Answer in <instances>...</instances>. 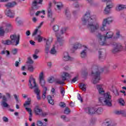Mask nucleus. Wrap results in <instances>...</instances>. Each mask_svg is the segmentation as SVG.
I'll return each instance as SVG.
<instances>
[{
    "instance_id": "obj_1",
    "label": "nucleus",
    "mask_w": 126,
    "mask_h": 126,
    "mask_svg": "<svg viewBox=\"0 0 126 126\" xmlns=\"http://www.w3.org/2000/svg\"><path fill=\"white\" fill-rule=\"evenodd\" d=\"M82 24L83 25H87V28L90 31V33H95L99 30L104 32L106 30L105 27H107V22L106 20H103L102 26H100V24L98 22L94 23L96 21V16L92 15L90 11H87L85 15L82 18Z\"/></svg>"
},
{
    "instance_id": "obj_2",
    "label": "nucleus",
    "mask_w": 126,
    "mask_h": 126,
    "mask_svg": "<svg viewBox=\"0 0 126 126\" xmlns=\"http://www.w3.org/2000/svg\"><path fill=\"white\" fill-rule=\"evenodd\" d=\"M97 89L98 91L100 97H99V102H101L103 106H106L111 108L113 106L112 102V95L110 92L105 93V91L103 89L102 85H96Z\"/></svg>"
},
{
    "instance_id": "obj_3",
    "label": "nucleus",
    "mask_w": 126,
    "mask_h": 126,
    "mask_svg": "<svg viewBox=\"0 0 126 126\" xmlns=\"http://www.w3.org/2000/svg\"><path fill=\"white\" fill-rule=\"evenodd\" d=\"M113 36H114V32L111 31L107 32L106 35H102L100 33L96 35V37L98 38L99 43L101 46H110L111 43L114 41H109L107 40V39H112Z\"/></svg>"
},
{
    "instance_id": "obj_4",
    "label": "nucleus",
    "mask_w": 126,
    "mask_h": 126,
    "mask_svg": "<svg viewBox=\"0 0 126 126\" xmlns=\"http://www.w3.org/2000/svg\"><path fill=\"white\" fill-rule=\"evenodd\" d=\"M10 38L11 40L9 39L6 40H2L1 43L4 45H12L13 43H15V46H18L19 45V41L20 40V35L18 34H11L10 36Z\"/></svg>"
},
{
    "instance_id": "obj_5",
    "label": "nucleus",
    "mask_w": 126,
    "mask_h": 126,
    "mask_svg": "<svg viewBox=\"0 0 126 126\" xmlns=\"http://www.w3.org/2000/svg\"><path fill=\"white\" fill-rule=\"evenodd\" d=\"M96 68H97V70L95 72H92V76H93L92 82L94 84H97L100 80L101 79V72L104 71V68H101L100 67H96Z\"/></svg>"
},
{
    "instance_id": "obj_6",
    "label": "nucleus",
    "mask_w": 126,
    "mask_h": 126,
    "mask_svg": "<svg viewBox=\"0 0 126 126\" xmlns=\"http://www.w3.org/2000/svg\"><path fill=\"white\" fill-rule=\"evenodd\" d=\"M42 4H43V0H33L32 3V7L29 10L31 15H33L36 11L42 6Z\"/></svg>"
},
{
    "instance_id": "obj_7",
    "label": "nucleus",
    "mask_w": 126,
    "mask_h": 126,
    "mask_svg": "<svg viewBox=\"0 0 126 126\" xmlns=\"http://www.w3.org/2000/svg\"><path fill=\"white\" fill-rule=\"evenodd\" d=\"M39 80L41 87L43 88L42 98L45 99H46V94H47V90H48V89L45 86L46 82L45 81V79H44V72H41L40 73L39 76Z\"/></svg>"
},
{
    "instance_id": "obj_8",
    "label": "nucleus",
    "mask_w": 126,
    "mask_h": 126,
    "mask_svg": "<svg viewBox=\"0 0 126 126\" xmlns=\"http://www.w3.org/2000/svg\"><path fill=\"white\" fill-rule=\"evenodd\" d=\"M67 31V28L63 27L60 30V33H56V36L57 38V41L60 46H63V34H65Z\"/></svg>"
},
{
    "instance_id": "obj_9",
    "label": "nucleus",
    "mask_w": 126,
    "mask_h": 126,
    "mask_svg": "<svg viewBox=\"0 0 126 126\" xmlns=\"http://www.w3.org/2000/svg\"><path fill=\"white\" fill-rule=\"evenodd\" d=\"M71 77V75L68 74V73L64 72L63 73L62 75V80L60 79H57L55 80V83L56 84H64V80H66V78H70Z\"/></svg>"
},
{
    "instance_id": "obj_10",
    "label": "nucleus",
    "mask_w": 126,
    "mask_h": 126,
    "mask_svg": "<svg viewBox=\"0 0 126 126\" xmlns=\"http://www.w3.org/2000/svg\"><path fill=\"white\" fill-rule=\"evenodd\" d=\"M110 45L114 46V48L112 50L113 54H116V53H119L123 49V46L120 43H117L115 42H112L110 43Z\"/></svg>"
},
{
    "instance_id": "obj_11",
    "label": "nucleus",
    "mask_w": 126,
    "mask_h": 126,
    "mask_svg": "<svg viewBox=\"0 0 126 126\" xmlns=\"http://www.w3.org/2000/svg\"><path fill=\"white\" fill-rule=\"evenodd\" d=\"M29 86L30 89H32L33 88H34V89H36V88H39V87L37 85V84H36L35 79H34L32 76L30 77V79L29 80Z\"/></svg>"
},
{
    "instance_id": "obj_12",
    "label": "nucleus",
    "mask_w": 126,
    "mask_h": 126,
    "mask_svg": "<svg viewBox=\"0 0 126 126\" xmlns=\"http://www.w3.org/2000/svg\"><path fill=\"white\" fill-rule=\"evenodd\" d=\"M52 39L51 38H44V41L46 43L45 52L46 54H49L50 52V48H51V44H52Z\"/></svg>"
},
{
    "instance_id": "obj_13",
    "label": "nucleus",
    "mask_w": 126,
    "mask_h": 126,
    "mask_svg": "<svg viewBox=\"0 0 126 126\" xmlns=\"http://www.w3.org/2000/svg\"><path fill=\"white\" fill-rule=\"evenodd\" d=\"M47 17L49 21H50V23H54L55 20H56V18L53 16V12L52 10L49 9L48 12H47Z\"/></svg>"
},
{
    "instance_id": "obj_14",
    "label": "nucleus",
    "mask_w": 126,
    "mask_h": 126,
    "mask_svg": "<svg viewBox=\"0 0 126 126\" xmlns=\"http://www.w3.org/2000/svg\"><path fill=\"white\" fill-rule=\"evenodd\" d=\"M112 7H113L112 3L107 5L104 9L103 10L104 14H110L111 13V8H112Z\"/></svg>"
},
{
    "instance_id": "obj_15",
    "label": "nucleus",
    "mask_w": 126,
    "mask_h": 126,
    "mask_svg": "<svg viewBox=\"0 0 126 126\" xmlns=\"http://www.w3.org/2000/svg\"><path fill=\"white\" fill-rule=\"evenodd\" d=\"M85 112L88 115H94V114H96L95 108L88 107L85 109Z\"/></svg>"
},
{
    "instance_id": "obj_16",
    "label": "nucleus",
    "mask_w": 126,
    "mask_h": 126,
    "mask_svg": "<svg viewBox=\"0 0 126 126\" xmlns=\"http://www.w3.org/2000/svg\"><path fill=\"white\" fill-rule=\"evenodd\" d=\"M44 24V22H42L39 25L36 27L35 30L32 33V36H35V35H37V33H39V34H41L42 33V32L40 30H39L41 27H42V26Z\"/></svg>"
},
{
    "instance_id": "obj_17",
    "label": "nucleus",
    "mask_w": 126,
    "mask_h": 126,
    "mask_svg": "<svg viewBox=\"0 0 126 126\" xmlns=\"http://www.w3.org/2000/svg\"><path fill=\"white\" fill-rule=\"evenodd\" d=\"M5 14L10 18H13L14 17V13L9 9H6Z\"/></svg>"
},
{
    "instance_id": "obj_18",
    "label": "nucleus",
    "mask_w": 126,
    "mask_h": 126,
    "mask_svg": "<svg viewBox=\"0 0 126 126\" xmlns=\"http://www.w3.org/2000/svg\"><path fill=\"white\" fill-rule=\"evenodd\" d=\"M82 49H84L80 53L81 58H84L86 57V53H87V47L86 46H83Z\"/></svg>"
},
{
    "instance_id": "obj_19",
    "label": "nucleus",
    "mask_w": 126,
    "mask_h": 126,
    "mask_svg": "<svg viewBox=\"0 0 126 126\" xmlns=\"http://www.w3.org/2000/svg\"><path fill=\"white\" fill-rule=\"evenodd\" d=\"M63 60L65 62H67L68 61H72V58L69 56L68 52H64L63 55Z\"/></svg>"
},
{
    "instance_id": "obj_20",
    "label": "nucleus",
    "mask_w": 126,
    "mask_h": 126,
    "mask_svg": "<svg viewBox=\"0 0 126 126\" xmlns=\"http://www.w3.org/2000/svg\"><path fill=\"white\" fill-rule=\"evenodd\" d=\"M34 111L35 115H37L38 116H41L42 115V111H43V110L40 108L39 106H36L34 108Z\"/></svg>"
},
{
    "instance_id": "obj_21",
    "label": "nucleus",
    "mask_w": 126,
    "mask_h": 126,
    "mask_svg": "<svg viewBox=\"0 0 126 126\" xmlns=\"http://www.w3.org/2000/svg\"><path fill=\"white\" fill-rule=\"evenodd\" d=\"M55 5L57 6L56 10L58 12L61 11V9L63 7V3L61 2H55Z\"/></svg>"
},
{
    "instance_id": "obj_22",
    "label": "nucleus",
    "mask_w": 126,
    "mask_h": 126,
    "mask_svg": "<svg viewBox=\"0 0 126 126\" xmlns=\"http://www.w3.org/2000/svg\"><path fill=\"white\" fill-rule=\"evenodd\" d=\"M126 8V5L121 4H118L116 7V10L117 11H122Z\"/></svg>"
},
{
    "instance_id": "obj_23",
    "label": "nucleus",
    "mask_w": 126,
    "mask_h": 126,
    "mask_svg": "<svg viewBox=\"0 0 126 126\" xmlns=\"http://www.w3.org/2000/svg\"><path fill=\"white\" fill-rule=\"evenodd\" d=\"M120 38H123V36L121 34V31L120 30H117L116 32L115 36L113 37L114 40H118Z\"/></svg>"
},
{
    "instance_id": "obj_24",
    "label": "nucleus",
    "mask_w": 126,
    "mask_h": 126,
    "mask_svg": "<svg viewBox=\"0 0 126 126\" xmlns=\"http://www.w3.org/2000/svg\"><path fill=\"white\" fill-rule=\"evenodd\" d=\"M5 30V33H8V32L11 31L12 30V26L10 24H6V28L4 29Z\"/></svg>"
},
{
    "instance_id": "obj_25",
    "label": "nucleus",
    "mask_w": 126,
    "mask_h": 126,
    "mask_svg": "<svg viewBox=\"0 0 126 126\" xmlns=\"http://www.w3.org/2000/svg\"><path fill=\"white\" fill-rule=\"evenodd\" d=\"M34 92L35 93V94H36L37 100H41V97L40 96V91L39 90V88H36V89H34Z\"/></svg>"
},
{
    "instance_id": "obj_26",
    "label": "nucleus",
    "mask_w": 126,
    "mask_h": 126,
    "mask_svg": "<svg viewBox=\"0 0 126 126\" xmlns=\"http://www.w3.org/2000/svg\"><path fill=\"white\" fill-rule=\"evenodd\" d=\"M104 52H105V50L102 49L99 51H98L99 59L101 60V59H105V54H104Z\"/></svg>"
},
{
    "instance_id": "obj_27",
    "label": "nucleus",
    "mask_w": 126,
    "mask_h": 126,
    "mask_svg": "<svg viewBox=\"0 0 126 126\" xmlns=\"http://www.w3.org/2000/svg\"><path fill=\"white\" fill-rule=\"evenodd\" d=\"M112 124V121L111 120H105L102 124L101 126H110Z\"/></svg>"
},
{
    "instance_id": "obj_28",
    "label": "nucleus",
    "mask_w": 126,
    "mask_h": 126,
    "mask_svg": "<svg viewBox=\"0 0 126 126\" xmlns=\"http://www.w3.org/2000/svg\"><path fill=\"white\" fill-rule=\"evenodd\" d=\"M47 99L49 104H51V105H54V99H53V98H52V96H51V95H47Z\"/></svg>"
},
{
    "instance_id": "obj_29",
    "label": "nucleus",
    "mask_w": 126,
    "mask_h": 126,
    "mask_svg": "<svg viewBox=\"0 0 126 126\" xmlns=\"http://www.w3.org/2000/svg\"><path fill=\"white\" fill-rule=\"evenodd\" d=\"M49 53L51 55H57L58 52L56 50V47L55 46H53V47L51 48Z\"/></svg>"
},
{
    "instance_id": "obj_30",
    "label": "nucleus",
    "mask_w": 126,
    "mask_h": 126,
    "mask_svg": "<svg viewBox=\"0 0 126 126\" xmlns=\"http://www.w3.org/2000/svg\"><path fill=\"white\" fill-rule=\"evenodd\" d=\"M106 20V24H110V23H112L114 20V18L112 17H110L104 19L103 20Z\"/></svg>"
},
{
    "instance_id": "obj_31",
    "label": "nucleus",
    "mask_w": 126,
    "mask_h": 126,
    "mask_svg": "<svg viewBox=\"0 0 126 126\" xmlns=\"http://www.w3.org/2000/svg\"><path fill=\"white\" fill-rule=\"evenodd\" d=\"M103 113V108L102 107H99L98 108H95V114L100 115Z\"/></svg>"
},
{
    "instance_id": "obj_32",
    "label": "nucleus",
    "mask_w": 126,
    "mask_h": 126,
    "mask_svg": "<svg viewBox=\"0 0 126 126\" xmlns=\"http://www.w3.org/2000/svg\"><path fill=\"white\" fill-rule=\"evenodd\" d=\"M79 88L82 90V91H86V85H85V84H80L79 85Z\"/></svg>"
},
{
    "instance_id": "obj_33",
    "label": "nucleus",
    "mask_w": 126,
    "mask_h": 126,
    "mask_svg": "<svg viewBox=\"0 0 126 126\" xmlns=\"http://www.w3.org/2000/svg\"><path fill=\"white\" fill-rule=\"evenodd\" d=\"M52 29L54 32H58L60 30V27L57 25H55L53 26Z\"/></svg>"
},
{
    "instance_id": "obj_34",
    "label": "nucleus",
    "mask_w": 126,
    "mask_h": 126,
    "mask_svg": "<svg viewBox=\"0 0 126 126\" xmlns=\"http://www.w3.org/2000/svg\"><path fill=\"white\" fill-rule=\"evenodd\" d=\"M61 118L62 120H63V122H69V121L70 120L68 117H67L65 115L61 116Z\"/></svg>"
},
{
    "instance_id": "obj_35",
    "label": "nucleus",
    "mask_w": 126,
    "mask_h": 126,
    "mask_svg": "<svg viewBox=\"0 0 126 126\" xmlns=\"http://www.w3.org/2000/svg\"><path fill=\"white\" fill-rule=\"evenodd\" d=\"M4 33H5V30L3 28V27H0V36H3L4 35Z\"/></svg>"
},
{
    "instance_id": "obj_36",
    "label": "nucleus",
    "mask_w": 126,
    "mask_h": 126,
    "mask_svg": "<svg viewBox=\"0 0 126 126\" xmlns=\"http://www.w3.org/2000/svg\"><path fill=\"white\" fill-rule=\"evenodd\" d=\"M80 47H81V44H80L79 43H76L74 45L73 48L75 49V50H77V49H78V48H79Z\"/></svg>"
},
{
    "instance_id": "obj_37",
    "label": "nucleus",
    "mask_w": 126,
    "mask_h": 126,
    "mask_svg": "<svg viewBox=\"0 0 126 126\" xmlns=\"http://www.w3.org/2000/svg\"><path fill=\"white\" fill-rule=\"evenodd\" d=\"M31 103V98H28V101H26L25 103L24 104V107H26V106H29Z\"/></svg>"
},
{
    "instance_id": "obj_38",
    "label": "nucleus",
    "mask_w": 126,
    "mask_h": 126,
    "mask_svg": "<svg viewBox=\"0 0 126 126\" xmlns=\"http://www.w3.org/2000/svg\"><path fill=\"white\" fill-rule=\"evenodd\" d=\"M16 22L17 23V24H18V25L22 24V21L21 20V19L19 17L16 18Z\"/></svg>"
},
{
    "instance_id": "obj_39",
    "label": "nucleus",
    "mask_w": 126,
    "mask_h": 126,
    "mask_svg": "<svg viewBox=\"0 0 126 126\" xmlns=\"http://www.w3.org/2000/svg\"><path fill=\"white\" fill-rule=\"evenodd\" d=\"M17 52H18V49L17 48H14L11 50V53L12 55H15L17 54Z\"/></svg>"
},
{
    "instance_id": "obj_40",
    "label": "nucleus",
    "mask_w": 126,
    "mask_h": 126,
    "mask_svg": "<svg viewBox=\"0 0 126 126\" xmlns=\"http://www.w3.org/2000/svg\"><path fill=\"white\" fill-rule=\"evenodd\" d=\"M1 106H2L4 108H7V107H8V104L6 103V101H1Z\"/></svg>"
},
{
    "instance_id": "obj_41",
    "label": "nucleus",
    "mask_w": 126,
    "mask_h": 126,
    "mask_svg": "<svg viewBox=\"0 0 126 126\" xmlns=\"http://www.w3.org/2000/svg\"><path fill=\"white\" fill-rule=\"evenodd\" d=\"M65 14L68 18H69L70 17V13L69 12V10L66 9L65 10Z\"/></svg>"
},
{
    "instance_id": "obj_42",
    "label": "nucleus",
    "mask_w": 126,
    "mask_h": 126,
    "mask_svg": "<svg viewBox=\"0 0 126 126\" xmlns=\"http://www.w3.org/2000/svg\"><path fill=\"white\" fill-rule=\"evenodd\" d=\"M5 6L7 7V8H9L10 7H13L14 6V4L12 3H7L5 4Z\"/></svg>"
},
{
    "instance_id": "obj_43",
    "label": "nucleus",
    "mask_w": 126,
    "mask_h": 126,
    "mask_svg": "<svg viewBox=\"0 0 126 126\" xmlns=\"http://www.w3.org/2000/svg\"><path fill=\"white\" fill-rule=\"evenodd\" d=\"M60 93H61V95L63 96V97L64 96V94L65 93V92L64 91V88H61Z\"/></svg>"
},
{
    "instance_id": "obj_44",
    "label": "nucleus",
    "mask_w": 126,
    "mask_h": 126,
    "mask_svg": "<svg viewBox=\"0 0 126 126\" xmlns=\"http://www.w3.org/2000/svg\"><path fill=\"white\" fill-rule=\"evenodd\" d=\"M37 39L38 40V42H41L43 41V39H45V38H43V37L41 36L39 34L37 35Z\"/></svg>"
},
{
    "instance_id": "obj_45",
    "label": "nucleus",
    "mask_w": 126,
    "mask_h": 126,
    "mask_svg": "<svg viewBox=\"0 0 126 126\" xmlns=\"http://www.w3.org/2000/svg\"><path fill=\"white\" fill-rule=\"evenodd\" d=\"M119 103L121 106H125V101L123 98H120L119 99Z\"/></svg>"
},
{
    "instance_id": "obj_46",
    "label": "nucleus",
    "mask_w": 126,
    "mask_h": 126,
    "mask_svg": "<svg viewBox=\"0 0 126 126\" xmlns=\"http://www.w3.org/2000/svg\"><path fill=\"white\" fill-rule=\"evenodd\" d=\"M70 113V110L68 107H66L65 110H64V114H66V115H68Z\"/></svg>"
},
{
    "instance_id": "obj_47",
    "label": "nucleus",
    "mask_w": 126,
    "mask_h": 126,
    "mask_svg": "<svg viewBox=\"0 0 126 126\" xmlns=\"http://www.w3.org/2000/svg\"><path fill=\"white\" fill-rule=\"evenodd\" d=\"M28 70L31 72H33L34 70V67H33L32 65H30L28 66Z\"/></svg>"
},
{
    "instance_id": "obj_48",
    "label": "nucleus",
    "mask_w": 126,
    "mask_h": 126,
    "mask_svg": "<svg viewBox=\"0 0 126 126\" xmlns=\"http://www.w3.org/2000/svg\"><path fill=\"white\" fill-rule=\"evenodd\" d=\"M40 13H43V14L45 15V10H42V11H37L36 13H35V15L36 16H38V15H39L40 14Z\"/></svg>"
},
{
    "instance_id": "obj_49",
    "label": "nucleus",
    "mask_w": 126,
    "mask_h": 126,
    "mask_svg": "<svg viewBox=\"0 0 126 126\" xmlns=\"http://www.w3.org/2000/svg\"><path fill=\"white\" fill-rule=\"evenodd\" d=\"M1 54L2 55H4L5 54H7L6 56H9V55H10V53H9V51H7V50H5V51H2L1 52Z\"/></svg>"
},
{
    "instance_id": "obj_50",
    "label": "nucleus",
    "mask_w": 126,
    "mask_h": 126,
    "mask_svg": "<svg viewBox=\"0 0 126 126\" xmlns=\"http://www.w3.org/2000/svg\"><path fill=\"white\" fill-rule=\"evenodd\" d=\"M14 97L16 100V103H17V104H18V103H19V99H18L19 96L17 95L16 94H14Z\"/></svg>"
},
{
    "instance_id": "obj_51",
    "label": "nucleus",
    "mask_w": 126,
    "mask_h": 126,
    "mask_svg": "<svg viewBox=\"0 0 126 126\" xmlns=\"http://www.w3.org/2000/svg\"><path fill=\"white\" fill-rule=\"evenodd\" d=\"M55 80V78L54 77H50L48 79V82L49 83H53Z\"/></svg>"
},
{
    "instance_id": "obj_52",
    "label": "nucleus",
    "mask_w": 126,
    "mask_h": 126,
    "mask_svg": "<svg viewBox=\"0 0 126 126\" xmlns=\"http://www.w3.org/2000/svg\"><path fill=\"white\" fill-rule=\"evenodd\" d=\"M77 98H78V99L79 100L80 102H81V103L83 102V99H82V97H81V95H80L79 94H77Z\"/></svg>"
},
{
    "instance_id": "obj_53",
    "label": "nucleus",
    "mask_w": 126,
    "mask_h": 126,
    "mask_svg": "<svg viewBox=\"0 0 126 126\" xmlns=\"http://www.w3.org/2000/svg\"><path fill=\"white\" fill-rule=\"evenodd\" d=\"M121 115L123 116V117H126V110H121Z\"/></svg>"
},
{
    "instance_id": "obj_54",
    "label": "nucleus",
    "mask_w": 126,
    "mask_h": 126,
    "mask_svg": "<svg viewBox=\"0 0 126 126\" xmlns=\"http://www.w3.org/2000/svg\"><path fill=\"white\" fill-rule=\"evenodd\" d=\"M28 63H30L31 64L33 63V60H32V59H31V57H29L28 58Z\"/></svg>"
},
{
    "instance_id": "obj_55",
    "label": "nucleus",
    "mask_w": 126,
    "mask_h": 126,
    "mask_svg": "<svg viewBox=\"0 0 126 126\" xmlns=\"http://www.w3.org/2000/svg\"><path fill=\"white\" fill-rule=\"evenodd\" d=\"M78 77L77 76L75 77L73 79L71 80V83H74L75 82H76L78 80Z\"/></svg>"
},
{
    "instance_id": "obj_56",
    "label": "nucleus",
    "mask_w": 126,
    "mask_h": 126,
    "mask_svg": "<svg viewBox=\"0 0 126 126\" xmlns=\"http://www.w3.org/2000/svg\"><path fill=\"white\" fill-rule=\"evenodd\" d=\"M59 106L62 108H64L65 107V103L64 102H60Z\"/></svg>"
},
{
    "instance_id": "obj_57",
    "label": "nucleus",
    "mask_w": 126,
    "mask_h": 126,
    "mask_svg": "<svg viewBox=\"0 0 126 126\" xmlns=\"http://www.w3.org/2000/svg\"><path fill=\"white\" fill-rule=\"evenodd\" d=\"M2 120L4 123H8V118H7L6 117H3L2 118Z\"/></svg>"
},
{
    "instance_id": "obj_58",
    "label": "nucleus",
    "mask_w": 126,
    "mask_h": 126,
    "mask_svg": "<svg viewBox=\"0 0 126 126\" xmlns=\"http://www.w3.org/2000/svg\"><path fill=\"white\" fill-rule=\"evenodd\" d=\"M2 102H7V98H6V97L5 95H2Z\"/></svg>"
},
{
    "instance_id": "obj_59",
    "label": "nucleus",
    "mask_w": 126,
    "mask_h": 126,
    "mask_svg": "<svg viewBox=\"0 0 126 126\" xmlns=\"http://www.w3.org/2000/svg\"><path fill=\"white\" fill-rule=\"evenodd\" d=\"M32 58H33V60H37V59H39V56H38L37 55V54H33L32 55Z\"/></svg>"
},
{
    "instance_id": "obj_60",
    "label": "nucleus",
    "mask_w": 126,
    "mask_h": 126,
    "mask_svg": "<svg viewBox=\"0 0 126 126\" xmlns=\"http://www.w3.org/2000/svg\"><path fill=\"white\" fill-rule=\"evenodd\" d=\"M87 0V1H88V2L90 3L91 4V5H94V1H93V0Z\"/></svg>"
},
{
    "instance_id": "obj_61",
    "label": "nucleus",
    "mask_w": 126,
    "mask_h": 126,
    "mask_svg": "<svg viewBox=\"0 0 126 126\" xmlns=\"http://www.w3.org/2000/svg\"><path fill=\"white\" fill-rule=\"evenodd\" d=\"M74 7H75L76 8H78L79 7V5L78 4V2H75L73 4Z\"/></svg>"
},
{
    "instance_id": "obj_62",
    "label": "nucleus",
    "mask_w": 126,
    "mask_h": 126,
    "mask_svg": "<svg viewBox=\"0 0 126 126\" xmlns=\"http://www.w3.org/2000/svg\"><path fill=\"white\" fill-rule=\"evenodd\" d=\"M113 93L116 96H119V92H118V90H117L116 89L113 91Z\"/></svg>"
},
{
    "instance_id": "obj_63",
    "label": "nucleus",
    "mask_w": 126,
    "mask_h": 126,
    "mask_svg": "<svg viewBox=\"0 0 126 126\" xmlns=\"http://www.w3.org/2000/svg\"><path fill=\"white\" fill-rule=\"evenodd\" d=\"M41 116H42V117H46V116H48V112H43L42 111Z\"/></svg>"
},
{
    "instance_id": "obj_64",
    "label": "nucleus",
    "mask_w": 126,
    "mask_h": 126,
    "mask_svg": "<svg viewBox=\"0 0 126 126\" xmlns=\"http://www.w3.org/2000/svg\"><path fill=\"white\" fill-rule=\"evenodd\" d=\"M37 126H43V122H42L41 121H37Z\"/></svg>"
}]
</instances>
